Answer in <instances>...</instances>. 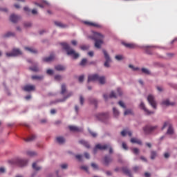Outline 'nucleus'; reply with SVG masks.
<instances>
[{
  "label": "nucleus",
  "instance_id": "412c9836",
  "mask_svg": "<svg viewBox=\"0 0 177 177\" xmlns=\"http://www.w3.org/2000/svg\"><path fill=\"white\" fill-rule=\"evenodd\" d=\"M73 95V92H70L66 97H64L63 99H59L56 101V102H65L68 98H69L71 96Z\"/></svg>",
  "mask_w": 177,
  "mask_h": 177
},
{
  "label": "nucleus",
  "instance_id": "393cba45",
  "mask_svg": "<svg viewBox=\"0 0 177 177\" xmlns=\"http://www.w3.org/2000/svg\"><path fill=\"white\" fill-rule=\"evenodd\" d=\"M128 134V136L129 137L132 136V131H129V130H122V131H121V136L124 137L126 136V135Z\"/></svg>",
  "mask_w": 177,
  "mask_h": 177
},
{
  "label": "nucleus",
  "instance_id": "1a4fd4ad",
  "mask_svg": "<svg viewBox=\"0 0 177 177\" xmlns=\"http://www.w3.org/2000/svg\"><path fill=\"white\" fill-rule=\"evenodd\" d=\"M102 52L104 53V58L106 59V61L104 62V66L106 67V68H109L110 67L109 63L111 61V58H110V56H109V53H107V51L106 50L103 49Z\"/></svg>",
  "mask_w": 177,
  "mask_h": 177
},
{
  "label": "nucleus",
  "instance_id": "774afa93",
  "mask_svg": "<svg viewBox=\"0 0 177 177\" xmlns=\"http://www.w3.org/2000/svg\"><path fill=\"white\" fill-rule=\"evenodd\" d=\"M139 169H140V167H138V166H135V167L133 168V170L135 172H137Z\"/></svg>",
  "mask_w": 177,
  "mask_h": 177
},
{
  "label": "nucleus",
  "instance_id": "9d476101",
  "mask_svg": "<svg viewBox=\"0 0 177 177\" xmlns=\"http://www.w3.org/2000/svg\"><path fill=\"white\" fill-rule=\"evenodd\" d=\"M15 163L17 166L22 167L27 165L28 160H26V159H21L20 158H18L17 159H15Z\"/></svg>",
  "mask_w": 177,
  "mask_h": 177
},
{
  "label": "nucleus",
  "instance_id": "0e129e2a",
  "mask_svg": "<svg viewBox=\"0 0 177 177\" xmlns=\"http://www.w3.org/2000/svg\"><path fill=\"white\" fill-rule=\"evenodd\" d=\"M89 133L93 138L97 137L96 133H93V131H91V130H89Z\"/></svg>",
  "mask_w": 177,
  "mask_h": 177
},
{
  "label": "nucleus",
  "instance_id": "f257e3e1",
  "mask_svg": "<svg viewBox=\"0 0 177 177\" xmlns=\"http://www.w3.org/2000/svg\"><path fill=\"white\" fill-rule=\"evenodd\" d=\"M88 38L95 41V47L96 48H101L102 45L104 44V35L98 32H93L92 36H88Z\"/></svg>",
  "mask_w": 177,
  "mask_h": 177
},
{
  "label": "nucleus",
  "instance_id": "37998d69",
  "mask_svg": "<svg viewBox=\"0 0 177 177\" xmlns=\"http://www.w3.org/2000/svg\"><path fill=\"white\" fill-rule=\"evenodd\" d=\"M86 63H87V59L86 58H84L82 59L80 62V66H84L86 65Z\"/></svg>",
  "mask_w": 177,
  "mask_h": 177
},
{
  "label": "nucleus",
  "instance_id": "ddd939ff",
  "mask_svg": "<svg viewBox=\"0 0 177 177\" xmlns=\"http://www.w3.org/2000/svg\"><path fill=\"white\" fill-rule=\"evenodd\" d=\"M22 89L26 92H30L35 90V86L31 84H26L23 86Z\"/></svg>",
  "mask_w": 177,
  "mask_h": 177
},
{
  "label": "nucleus",
  "instance_id": "69168bd1",
  "mask_svg": "<svg viewBox=\"0 0 177 177\" xmlns=\"http://www.w3.org/2000/svg\"><path fill=\"white\" fill-rule=\"evenodd\" d=\"M164 157H165V158H169L170 157V153H169L168 152H166L164 154Z\"/></svg>",
  "mask_w": 177,
  "mask_h": 177
},
{
  "label": "nucleus",
  "instance_id": "ea45409f",
  "mask_svg": "<svg viewBox=\"0 0 177 177\" xmlns=\"http://www.w3.org/2000/svg\"><path fill=\"white\" fill-rule=\"evenodd\" d=\"M142 72L146 75H150V71L148 68H142L141 69Z\"/></svg>",
  "mask_w": 177,
  "mask_h": 177
},
{
  "label": "nucleus",
  "instance_id": "7ed1b4c3",
  "mask_svg": "<svg viewBox=\"0 0 177 177\" xmlns=\"http://www.w3.org/2000/svg\"><path fill=\"white\" fill-rule=\"evenodd\" d=\"M107 149H109V153H113V148L110 145V144H105L104 145H102V144H97V145H95L94 149H93V153H97V150H106Z\"/></svg>",
  "mask_w": 177,
  "mask_h": 177
},
{
  "label": "nucleus",
  "instance_id": "6e6552de",
  "mask_svg": "<svg viewBox=\"0 0 177 177\" xmlns=\"http://www.w3.org/2000/svg\"><path fill=\"white\" fill-rule=\"evenodd\" d=\"M158 129V126H145L143 128L145 134H150Z\"/></svg>",
  "mask_w": 177,
  "mask_h": 177
},
{
  "label": "nucleus",
  "instance_id": "09e8293b",
  "mask_svg": "<svg viewBox=\"0 0 177 177\" xmlns=\"http://www.w3.org/2000/svg\"><path fill=\"white\" fill-rule=\"evenodd\" d=\"M80 102L81 105H84V97L82 95L80 96Z\"/></svg>",
  "mask_w": 177,
  "mask_h": 177
},
{
  "label": "nucleus",
  "instance_id": "338daca9",
  "mask_svg": "<svg viewBox=\"0 0 177 177\" xmlns=\"http://www.w3.org/2000/svg\"><path fill=\"white\" fill-rule=\"evenodd\" d=\"M71 44L73 46H77V41L76 40H72L71 41Z\"/></svg>",
  "mask_w": 177,
  "mask_h": 177
},
{
  "label": "nucleus",
  "instance_id": "c03bdc74",
  "mask_svg": "<svg viewBox=\"0 0 177 177\" xmlns=\"http://www.w3.org/2000/svg\"><path fill=\"white\" fill-rule=\"evenodd\" d=\"M115 58L118 61H121L124 59V57L121 55H115Z\"/></svg>",
  "mask_w": 177,
  "mask_h": 177
},
{
  "label": "nucleus",
  "instance_id": "c85d7f7f",
  "mask_svg": "<svg viewBox=\"0 0 177 177\" xmlns=\"http://www.w3.org/2000/svg\"><path fill=\"white\" fill-rule=\"evenodd\" d=\"M79 143L82 144V145H84L87 149L90 148V144H88V142H86V141H85L84 140H80L79 141Z\"/></svg>",
  "mask_w": 177,
  "mask_h": 177
},
{
  "label": "nucleus",
  "instance_id": "f3484780",
  "mask_svg": "<svg viewBox=\"0 0 177 177\" xmlns=\"http://www.w3.org/2000/svg\"><path fill=\"white\" fill-rule=\"evenodd\" d=\"M19 19L20 17L15 14H12L10 16V21L13 24H16L19 20Z\"/></svg>",
  "mask_w": 177,
  "mask_h": 177
},
{
  "label": "nucleus",
  "instance_id": "6ab92c4d",
  "mask_svg": "<svg viewBox=\"0 0 177 177\" xmlns=\"http://www.w3.org/2000/svg\"><path fill=\"white\" fill-rule=\"evenodd\" d=\"M68 129L72 132H80L82 131V129H79L77 126H68Z\"/></svg>",
  "mask_w": 177,
  "mask_h": 177
},
{
  "label": "nucleus",
  "instance_id": "e2e57ef3",
  "mask_svg": "<svg viewBox=\"0 0 177 177\" xmlns=\"http://www.w3.org/2000/svg\"><path fill=\"white\" fill-rule=\"evenodd\" d=\"M122 146L124 149H125V150L128 149V147L125 142H122Z\"/></svg>",
  "mask_w": 177,
  "mask_h": 177
},
{
  "label": "nucleus",
  "instance_id": "5701e85b",
  "mask_svg": "<svg viewBox=\"0 0 177 177\" xmlns=\"http://www.w3.org/2000/svg\"><path fill=\"white\" fill-rule=\"evenodd\" d=\"M122 170L125 175H127L129 177H132L131 172L130 170L128 169L127 167H122Z\"/></svg>",
  "mask_w": 177,
  "mask_h": 177
},
{
  "label": "nucleus",
  "instance_id": "4468645a",
  "mask_svg": "<svg viewBox=\"0 0 177 177\" xmlns=\"http://www.w3.org/2000/svg\"><path fill=\"white\" fill-rule=\"evenodd\" d=\"M55 59V55L50 54L48 57H43L42 61L44 62L49 63Z\"/></svg>",
  "mask_w": 177,
  "mask_h": 177
},
{
  "label": "nucleus",
  "instance_id": "39448f33",
  "mask_svg": "<svg viewBox=\"0 0 177 177\" xmlns=\"http://www.w3.org/2000/svg\"><path fill=\"white\" fill-rule=\"evenodd\" d=\"M96 118L100 121L105 122L109 118V115L107 113H99L96 114Z\"/></svg>",
  "mask_w": 177,
  "mask_h": 177
},
{
  "label": "nucleus",
  "instance_id": "4c0bfd02",
  "mask_svg": "<svg viewBox=\"0 0 177 177\" xmlns=\"http://www.w3.org/2000/svg\"><path fill=\"white\" fill-rule=\"evenodd\" d=\"M32 167L35 171H39L41 169L39 166H37V163H32Z\"/></svg>",
  "mask_w": 177,
  "mask_h": 177
},
{
  "label": "nucleus",
  "instance_id": "20e7f679",
  "mask_svg": "<svg viewBox=\"0 0 177 177\" xmlns=\"http://www.w3.org/2000/svg\"><path fill=\"white\" fill-rule=\"evenodd\" d=\"M147 101L153 109H157V102L155 100V97L153 95L150 94L148 95Z\"/></svg>",
  "mask_w": 177,
  "mask_h": 177
},
{
  "label": "nucleus",
  "instance_id": "6e6d98bb",
  "mask_svg": "<svg viewBox=\"0 0 177 177\" xmlns=\"http://www.w3.org/2000/svg\"><path fill=\"white\" fill-rule=\"evenodd\" d=\"M60 167L63 169H66L68 168V165H66V163H64V165H61Z\"/></svg>",
  "mask_w": 177,
  "mask_h": 177
},
{
  "label": "nucleus",
  "instance_id": "c9c22d12",
  "mask_svg": "<svg viewBox=\"0 0 177 177\" xmlns=\"http://www.w3.org/2000/svg\"><path fill=\"white\" fill-rule=\"evenodd\" d=\"M113 115L115 117H118L119 116L120 111L115 107L113 108Z\"/></svg>",
  "mask_w": 177,
  "mask_h": 177
},
{
  "label": "nucleus",
  "instance_id": "2f4dec72",
  "mask_svg": "<svg viewBox=\"0 0 177 177\" xmlns=\"http://www.w3.org/2000/svg\"><path fill=\"white\" fill-rule=\"evenodd\" d=\"M31 79L32 80H41L44 79V76H42V75H32Z\"/></svg>",
  "mask_w": 177,
  "mask_h": 177
},
{
  "label": "nucleus",
  "instance_id": "cd10ccee",
  "mask_svg": "<svg viewBox=\"0 0 177 177\" xmlns=\"http://www.w3.org/2000/svg\"><path fill=\"white\" fill-rule=\"evenodd\" d=\"M97 80L100 84H104L106 83V77L104 76H99Z\"/></svg>",
  "mask_w": 177,
  "mask_h": 177
},
{
  "label": "nucleus",
  "instance_id": "dca6fc26",
  "mask_svg": "<svg viewBox=\"0 0 177 177\" xmlns=\"http://www.w3.org/2000/svg\"><path fill=\"white\" fill-rule=\"evenodd\" d=\"M99 79L98 74L89 75L88 77V82L97 81Z\"/></svg>",
  "mask_w": 177,
  "mask_h": 177
},
{
  "label": "nucleus",
  "instance_id": "bb28decb",
  "mask_svg": "<svg viewBox=\"0 0 177 177\" xmlns=\"http://www.w3.org/2000/svg\"><path fill=\"white\" fill-rule=\"evenodd\" d=\"M131 143H136L138 145H142V142L141 140H138V138H131Z\"/></svg>",
  "mask_w": 177,
  "mask_h": 177
},
{
  "label": "nucleus",
  "instance_id": "79ce46f5",
  "mask_svg": "<svg viewBox=\"0 0 177 177\" xmlns=\"http://www.w3.org/2000/svg\"><path fill=\"white\" fill-rule=\"evenodd\" d=\"M89 48H90V46L88 45H82L80 46V49L82 50H87L89 49Z\"/></svg>",
  "mask_w": 177,
  "mask_h": 177
},
{
  "label": "nucleus",
  "instance_id": "4be33fe9",
  "mask_svg": "<svg viewBox=\"0 0 177 177\" xmlns=\"http://www.w3.org/2000/svg\"><path fill=\"white\" fill-rule=\"evenodd\" d=\"M54 24L55 25L57 26V27H59V28H65L67 27V26L66 24H64L63 23H62L61 21H54Z\"/></svg>",
  "mask_w": 177,
  "mask_h": 177
},
{
  "label": "nucleus",
  "instance_id": "4d7b16f0",
  "mask_svg": "<svg viewBox=\"0 0 177 177\" xmlns=\"http://www.w3.org/2000/svg\"><path fill=\"white\" fill-rule=\"evenodd\" d=\"M84 80V75H80L78 78V80L80 82H83Z\"/></svg>",
  "mask_w": 177,
  "mask_h": 177
},
{
  "label": "nucleus",
  "instance_id": "de8ad7c7",
  "mask_svg": "<svg viewBox=\"0 0 177 177\" xmlns=\"http://www.w3.org/2000/svg\"><path fill=\"white\" fill-rule=\"evenodd\" d=\"M118 104H119L122 108L126 109V105H125V104H124V102H122V101L120 100V101L118 102Z\"/></svg>",
  "mask_w": 177,
  "mask_h": 177
},
{
  "label": "nucleus",
  "instance_id": "f03ea898",
  "mask_svg": "<svg viewBox=\"0 0 177 177\" xmlns=\"http://www.w3.org/2000/svg\"><path fill=\"white\" fill-rule=\"evenodd\" d=\"M61 46L63 49L66 50L67 55L72 56L73 59H77L80 57V54L76 53L75 50L71 47V46L66 42L61 43Z\"/></svg>",
  "mask_w": 177,
  "mask_h": 177
},
{
  "label": "nucleus",
  "instance_id": "423d86ee",
  "mask_svg": "<svg viewBox=\"0 0 177 177\" xmlns=\"http://www.w3.org/2000/svg\"><path fill=\"white\" fill-rule=\"evenodd\" d=\"M168 127V130L167 131V135H173L174 133V127H172V124H171L169 123V122H165L162 127V130H164L167 127Z\"/></svg>",
  "mask_w": 177,
  "mask_h": 177
},
{
  "label": "nucleus",
  "instance_id": "3c124183",
  "mask_svg": "<svg viewBox=\"0 0 177 177\" xmlns=\"http://www.w3.org/2000/svg\"><path fill=\"white\" fill-rule=\"evenodd\" d=\"M129 67L130 68L133 69V71H138V70L139 69L138 67H136V68H135L134 66L132 65V64H129Z\"/></svg>",
  "mask_w": 177,
  "mask_h": 177
},
{
  "label": "nucleus",
  "instance_id": "603ef678",
  "mask_svg": "<svg viewBox=\"0 0 177 177\" xmlns=\"http://www.w3.org/2000/svg\"><path fill=\"white\" fill-rule=\"evenodd\" d=\"M117 93H118V95H120V96L122 95V88H117Z\"/></svg>",
  "mask_w": 177,
  "mask_h": 177
},
{
  "label": "nucleus",
  "instance_id": "7c9ffc66",
  "mask_svg": "<svg viewBox=\"0 0 177 177\" xmlns=\"http://www.w3.org/2000/svg\"><path fill=\"white\" fill-rule=\"evenodd\" d=\"M36 136H35V134H32V136L30 137H28V138H24V141L25 142H32L34 140L36 139Z\"/></svg>",
  "mask_w": 177,
  "mask_h": 177
},
{
  "label": "nucleus",
  "instance_id": "864d4df0",
  "mask_svg": "<svg viewBox=\"0 0 177 177\" xmlns=\"http://www.w3.org/2000/svg\"><path fill=\"white\" fill-rule=\"evenodd\" d=\"M46 73H47L48 75H53V70H52V69H48V70L46 71Z\"/></svg>",
  "mask_w": 177,
  "mask_h": 177
},
{
  "label": "nucleus",
  "instance_id": "f704fd0d",
  "mask_svg": "<svg viewBox=\"0 0 177 177\" xmlns=\"http://www.w3.org/2000/svg\"><path fill=\"white\" fill-rule=\"evenodd\" d=\"M66 92V86L64 84H62L61 86V94L64 95Z\"/></svg>",
  "mask_w": 177,
  "mask_h": 177
},
{
  "label": "nucleus",
  "instance_id": "a19ab883",
  "mask_svg": "<svg viewBox=\"0 0 177 177\" xmlns=\"http://www.w3.org/2000/svg\"><path fill=\"white\" fill-rule=\"evenodd\" d=\"M131 114H133V111L131 109H127L124 112V115H131Z\"/></svg>",
  "mask_w": 177,
  "mask_h": 177
},
{
  "label": "nucleus",
  "instance_id": "13d9d810",
  "mask_svg": "<svg viewBox=\"0 0 177 177\" xmlns=\"http://www.w3.org/2000/svg\"><path fill=\"white\" fill-rule=\"evenodd\" d=\"M81 169L84 170L86 172H88V167L87 166H82Z\"/></svg>",
  "mask_w": 177,
  "mask_h": 177
},
{
  "label": "nucleus",
  "instance_id": "49530a36",
  "mask_svg": "<svg viewBox=\"0 0 177 177\" xmlns=\"http://www.w3.org/2000/svg\"><path fill=\"white\" fill-rule=\"evenodd\" d=\"M12 36H14V33L12 32H8L7 33H6L4 35V37H12Z\"/></svg>",
  "mask_w": 177,
  "mask_h": 177
},
{
  "label": "nucleus",
  "instance_id": "b1692460",
  "mask_svg": "<svg viewBox=\"0 0 177 177\" xmlns=\"http://www.w3.org/2000/svg\"><path fill=\"white\" fill-rule=\"evenodd\" d=\"M162 104L165 106H174L175 105L174 102H170L169 100L167 99L162 102Z\"/></svg>",
  "mask_w": 177,
  "mask_h": 177
},
{
  "label": "nucleus",
  "instance_id": "a211bd4d",
  "mask_svg": "<svg viewBox=\"0 0 177 177\" xmlns=\"http://www.w3.org/2000/svg\"><path fill=\"white\" fill-rule=\"evenodd\" d=\"M103 97L105 100H107L109 98H117L116 94L114 91H111L109 96H108L106 94H104Z\"/></svg>",
  "mask_w": 177,
  "mask_h": 177
},
{
  "label": "nucleus",
  "instance_id": "052dcab7",
  "mask_svg": "<svg viewBox=\"0 0 177 177\" xmlns=\"http://www.w3.org/2000/svg\"><path fill=\"white\" fill-rule=\"evenodd\" d=\"M91 167H92L94 169H98V166H97V165H96V163H91Z\"/></svg>",
  "mask_w": 177,
  "mask_h": 177
},
{
  "label": "nucleus",
  "instance_id": "a18cd8bd",
  "mask_svg": "<svg viewBox=\"0 0 177 177\" xmlns=\"http://www.w3.org/2000/svg\"><path fill=\"white\" fill-rule=\"evenodd\" d=\"M63 79L62 76L60 75H56L55 76V80L57 81H61Z\"/></svg>",
  "mask_w": 177,
  "mask_h": 177
},
{
  "label": "nucleus",
  "instance_id": "e433bc0d",
  "mask_svg": "<svg viewBox=\"0 0 177 177\" xmlns=\"http://www.w3.org/2000/svg\"><path fill=\"white\" fill-rule=\"evenodd\" d=\"M29 70L33 72H39V69L38 66H34L33 67H29Z\"/></svg>",
  "mask_w": 177,
  "mask_h": 177
},
{
  "label": "nucleus",
  "instance_id": "2eb2a0df",
  "mask_svg": "<svg viewBox=\"0 0 177 177\" xmlns=\"http://www.w3.org/2000/svg\"><path fill=\"white\" fill-rule=\"evenodd\" d=\"M122 44L127 48L134 49L136 48V45L133 43L122 42Z\"/></svg>",
  "mask_w": 177,
  "mask_h": 177
},
{
  "label": "nucleus",
  "instance_id": "0eeeda50",
  "mask_svg": "<svg viewBox=\"0 0 177 177\" xmlns=\"http://www.w3.org/2000/svg\"><path fill=\"white\" fill-rule=\"evenodd\" d=\"M6 55L8 57H16V56L21 55L22 52L18 48H15L12 50L11 53H6Z\"/></svg>",
  "mask_w": 177,
  "mask_h": 177
},
{
  "label": "nucleus",
  "instance_id": "c756f323",
  "mask_svg": "<svg viewBox=\"0 0 177 177\" xmlns=\"http://www.w3.org/2000/svg\"><path fill=\"white\" fill-rule=\"evenodd\" d=\"M24 49L30 53H37V50L30 47H25Z\"/></svg>",
  "mask_w": 177,
  "mask_h": 177
},
{
  "label": "nucleus",
  "instance_id": "72a5a7b5",
  "mask_svg": "<svg viewBox=\"0 0 177 177\" xmlns=\"http://www.w3.org/2000/svg\"><path fill=\"white\" fill-rule=\"evenodd\" d=\"M56 141L59 143V144H63L65 142V138H64V137H57L56 138Z\"/></svg>",
  "mask_w": 177,
  "mask_h": 177
},
{
  "label": "nucleus",
  "instance_id": "473e14b6",
  "mask_svg": "<svg viewBox=\"0 0 177 177\" xmlns=\"http://www.w3.org/2000/svg\"><path fill=\"white\" fill-rule=\"evenodd\" d=\"M26 154L30 157H34L37 155V152H35V151H27Z\"/></svg>",
  "mask_w": 177,
  "mask_h": 177
},
{
  "label": "nucleus",
  "instance_id": "5fc2aeb1",
  "mask_svg": "<svg viewBox=\"0 0 177 177\" xmlns=\"http://www.w3.org/2000/svg\"><path fill=\"white\" fill-rule=\"evenodd\" d=\"M91 104H93L94 105H96L97 104V101L95 99L90 100Z\"/></svg>",
  "mask_w": 177,
  "mask_h": 177
},
{
  "label": "nucleus",
  "instance_id": "aec40b11",
  "mask_svg": "<svg viewBox=\"0 0 177 177\" xmlns=\"http://www.w3.org/2000/svg\"><path fill=\"white\" fill-rule=\"evenodd\" d=\"M112 161H113V159H111V156H104V165H109Z\"/></svg>",
  "mask_w": 177,
  "mask_h": 177
},
{
  "label": "nucleus",
  "instance_id": "8fccbe9b",
  "mask_svg": "<svg viewBox=\"0 0 177 177\" xmlns=\"http://www.w3.org/2000/svg\"><path fill=\"white\" fill-rule=\"evenodd\" d=\"M132 151L134 154H138L140 153L138 148H133Z\"/></svg>",
  "mask_w": 177,
  "mask_h": 177
},
{
  "label": "nucleus",
  "instance_id": "bf43d9fd",
  "mask_svg": "<svg viewBox=\"0 0 177 177\" xmlns=\"http://www.w3.org/2000/svg\"><path fill=\"white\" fill-rule=\"evenodd\" d=\"M75 158H76L79 161H82V155H75Z\"/></svg>",
  "mask_w": 177,
  "mask_h": 177
},
{
  "label": "nucleus",
  "instance_id": "f8f14e48",
  "mask_svg": "<svg viewBox=\"0 0 177 177\" xmlns=\"http://www.w3.org/2000/svg\"><path fill=\"white\" fill-rule=\"evenodd\" d=\"M140 108L141 109H142L147 115H152V114H154V111H150L149 109H147V107L145 106V104L143 102H141L140 104Z\"/></svg>",
  "mask_w": 177,
  "mask_h": 177
},
{
  "label": "nucleus",
  "instance_id": "680f3d73",
  "mask_svg": "<svg viewBox=\"0 0 177 177\" xmlns=\"http://www.w3.org/2000/svg\"><path fill=\"white\" fill-rule=\"evenodd\" d=\"M31 26H32V24L30 22H26V23L24 24V26L26 28L31 27Z\"/></svg>",
  "mask_w": 177,
  "mask_h": 177
},
{
  "label": "nucleus",
  "instance_id": "a878e982",
  "mask_svg": "<svg viewBox=\"0 0 177 177\" xmlns=\"http://www.w3.org/2000/svg\"><path fill=\"white\" fill-rule=\"evenodd\" d=\"M55 69L57 71H64L66 70V67L62 65H57L55 66Z\"/></svg>",
  "mask_w": 177,
  "mask_h": 177
},
{
  "label": "nucleus",
  "instance_id": "58836bf2",
  "mask_svg": "<svg viewBox=\"0 0 177 177\" xmlns=\"http://www.w3.org/2000/svg\"><path fill=\"white\" fill-rule=\"evenodd\" d=\"M156 157H157V152H156V151H151V159L154 160Z\"/></svg>",
  "mask_w": 177,
  "mask_h": 177
},
{
  "label": "nucleus",
  "instance_id": "9b49d317",
  "mask_svg": "<svg viewBox=\"0 0 177 177\" xmlns=\"http://www.w3.org/2000/svg\"><path fill=\"white\" fill-rule=\"evenodd\" d=\"M84 24L86 26H90V27H94V28H102V26L96 22H93L90 21H84Z\"/></svg>",
  "mask_w": 177,
  "mask_h": 177
}]
</instances>
